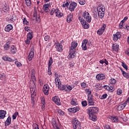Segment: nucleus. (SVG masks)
Here are the masks:
<instances>
[{
	"label": "nucleus",
	"mask_w": 129,
	"mask_h": 129,
	"mask_svg": "<svg viewBox=\"0 0 129 129\" xmlns=\"http://www.w3.org/2000/svg\"><path fill=\"white\" fill-rule=\"evenodd\" d=\"M76 7H77V3L72 2L70 5L69 10L70 12H74V10L76 9Z\"/></svg>",
	"instance_id": "obj_6"
},
{
	"label": "nucleus",
	"mask_w": 129,
	"mask_h": 129,
	"mask_svg": "<svg viewBox=\"0 0 129 129\" xmlns=\"http://www.w3.org/2000/svg\"><path fill=\"white\" fill-rule=\"evenodd\" d=\"M15 64L18 67H20L21 65H22V63L18 61H16Z\"/></svg>",
	"instance_id": "obj_63"
},
{
	"label": "nucleus",
	"mask_w": 129,
	"mask_h": 129,
	"mask_svg": "<svg viewBox=\"0 0 129 129\" xmlns=\"http://www.w3.org/2000/svg\"><path fill=\"white\" fill-rule=\"evenodd\" d=\"M55 48L58 52H62L63 51V46L60 43L57 42Z\"/></svg>",
	"instance_id": "obj_10"
},
{
	"label": "nucleus",
	"mask_w": 129,
	"mask_h": 129,
	"mask_svg": "<svg viewBox=\"0 0 129 129\" xmlns=\"http://www.w3.org/2000/svg\"><path fill=\"white\" fill-rule=\"evenodd\" d=\"M111 119L113 122H117L118 121V118L117 117L111 116Z\"/></svg>",
	"instance_id": "obj_37"
},
{
	"label": "nucleus",
	"mask_w": 129,
	"mask_h": 129,
	"mask_svg": "<svg viewBox=\"0 0 129 129\" xmlns=\"http://www.w3.org/2000/svg\"><path fill=\"white\" fill-rule=\"evenodd\" d=\"M11 122H12V117H11V116H9L5 122V126H8V125H10Z\"/></svg>",
	"instance_id": "obj_22"
},
{
	"label": "nucleus",
	"mask_w": 129,
	"mask_h": 129,
	"mask_svg": "<svg viewBox=\"0 0 129 129\" xmlns=\"http://www.w3.org/2000/svg\"><path fill=\"white\" fill-rule=\"evenodd\" d=\"M12 30H13V25L11 24L8 25L5 28L6 32H10Z\"/></svg>",
	"instance_id": "obj_23"
},
{
	"label": "nucleus",
	"mask_w": 129,
	"mask_h": 129,
	"mask_svg": "<svg viewBox=\"0 0 129 129\" xmlns=\"http://www.w3.org/2000/svg\"><path fill=\"white\" fill-rule=\"evenodd\" d=\"M18 115H19V112H16L12 116L13 119H16Z\"/></svg>",
	"instance_id": "obj_46"
},
{
	"label": "nucleus",
	"mask_w": 129,
	"mask_h": 129,
	"mask_svg": "<svg viewBox=\"0 0 129 129\" xmlns=\"http://www.w3.org/2000/svg\"><path fill=\"white\" fill-rule=\"evenodd\" d=\"M33 32H29L27 34V39H29V40H32L33 39Z\"/></svg>",
	"instance_id": "obj_35"
},
{
	"label": "nucleus",
	"mask_w": 129,
	"mask_h": 129,
	"mask_svg": "<svg viewBox=\"0 0 129 129\" xmlns=\"http://www.w3.org/2000/svg\"><path fill=\"white\" fill-rule=\"evenodd\" d=\"M35 73H36V71L35 70L33 69L31 70V77L33 78V79H36V77H35Z\"/></svg>",
	"instance_id": "obj_38"
},
{
	"label": "nucleus",
	"mask_w": 129,
	"mask_h": 129,
	"mask_svg": "<svg viewBox=\"0 0 129 129\" xmlns=\"http://www.w3.org/2000/svg\"><path fill=\"white\" fill-rule=\"evenodd\" d=\"M87 43H88L87 39H84L82 41V48L84 51H86V50H87V47L86 46V44H87Z\"/></svg>",
	"instance_id": "obj_14"
},
{
	"label": "nucleus",
	"mask_w": 129,
	"mask_h": 129,
	"mask_svg": "<svg viewBox=\"0 0 129 129\" xmlns=\"http://www.w3.org/2000/svg\"><path fill=\"white\" fill-rule=\"evenodd\" d=\"M16 20V16L15 15H13L12 16L11 18L9 19L10 22L11 23H14Z\"/></svg>",
	"instance_id": "obj_42"
},
{
	"label": "nucleus",
	"mask_w": 129,
	"mask_h": 129,
	"mask_svg": "<svg viewBox=\"0 0 129 129\" xmlns=\"http://www.w3.org/2000/svg\"><path fill=\"white\" fill-rule=\"evenodd\" d=\"M9 10L10 8L9 6L7 5H5L4 7L3 8V11H4V13H8Z\"/></svg>",
	"instance_id": "obj_36"
},
{
	"label": "nucleus",
	"mask_w": 129,
	"mask_h": 129,
	"mask_svg": "<svg viewBox=\"0 0 129 129\" xmlns=\"http://www.w3.org/2000/svg\"><path fill=\"white\" fill-rule=\"evenodd\" d=\"M6 114H7V112L5 111L4 110H0V119H2L6 117Z\"/></svg>",
	"instance_id": "obj_19"
},
{
	"label": "nucleus",
	"mask_w": 129,
	"mask_h": 129,
	"mask_svg": "<svg viewBox=\"0 0 129 129\" xmlns=\"http://www.w3.org/2000/svg\"><path fill=\"white\" fill-rule=\"evenodd\" d=\"M2 58L3 60H4V61H8V62H12V58L7 55L3 56Z\"/></svg>",
	"instance_id": "obj_28"
},
{
	"label": "nucleus",
	"mask_w": 129,
	"mask_h": 129,
	"mask_svg": "<svg viewBox=\"0 0 129 129\" xmlns=\"http://www.w3.org/2000/svg\"><path fill=\"white\" fill-rule=\"evenodd\" d=\"M59 89H60V90H64V91H66V85H59V86H58Z\"/></svg>",
	"instance_id": "obj_34"
},
{
	"label": "nucleus",
	"mask_w": 129,
	"mask_h": 129,
	"mask_svg": "<svg viewBox=\"0 0 129 129\" xmlns=\"http://www.w3.org/2000/svg\"><path fill=\"white\" fill-rule=\"evenodd\" d=\"M97 12L99 18H100V19H103L104 17L105 8L102 6V5L100 4L98 6Z\"/></svg>",
	"instance_id": "obj_2"
},
{
	"label": "nucleus",
	"mask_w": 129,
	"mask_h": 129,
	"mask_svg": "<svg viewBox=\"0 0 129 129\" xmlns=\"http://www.w3.org/2000/svg\"><path fill=\"white\" fill-rule=\"evenodd\" d=\"M109 82L110 84H115V83H116V80L114 78H111L109 80Z\"/></svg>",
	"instance_id": "obj_40"
},
{
	"label": "nucleus",
	"mask_w": 129,
	"mask_h": 129,
	"mask_svg": "<svg viewBox=\"0 0 129 129\" xmlns=\"http://www.w3.org/2000/svg\"><path fill=\"white\" fill-rule=\"evenodd\" d=\"M11 52L13 53V54H16L17 52V48H16V46L12 45L11 47Z\"/></svg>",
	"instance_id": "obj_27"
},
{
	"label": "nucleus",
	"mask_w": 129,
	"mask_h": 129,
	"mask_svg": "<svg viewBox=\"0 0 129 129\" xmlns=\"http://www.w3.org/2000/svg\"><path fill=\"white\" fill-rule=\"evenodd\" d=\"M52 101L53 102L56 104L57 105H60L61 104L60 102V98H59V97L57 96L52 97Z\"/></svg>",
	"instance_id": "obj_11"
},
{
	"label": "nucleus",
	"mask_w": 129,
	"mask_h": 129,
	"mask_svg": "<svg viewBox=\"0 0 129 129\" xmlns=\"http://www.w3.org/2000/svg\"><path fill=\"white\" fill-rule=\"evenodd\" d=\"M78 2L80 5L82 6L85 5V0H78Z\"/></svg>",
	"instance_id": "obj_49"
},
{
	"label": "nucleus",
	"mask_w": 129,
	"mask_h": 129,
	"mask_svg": "<svg viewBox=\"0 0 129 129\" xmlns=\"http://www.w3.org/2000/svg\"><path fill=\"white\" fill-rule=\"evenodd\" d=\"M25 42L26 44H27V45H30V44L31 43V40L27 38V39L25 41Z\"/></svg>",
	"instance_id": "obj_58"
},
{
	"label": "nucleus",
	"mask_w": 129,
	"mask_h": 129,
	"mask_svg": "<svg viewBox=\"0 0 129 129\" xmlns=\"http://www.w3.org/2000/svg\"><path fill=\"white\" fill-rule=\"evenodd\" d=\"M93 17L95 18V19H97V13H96V11H93Z\"/></svg>",
	"instance_id": "obj_53"
},
{
	"label": "nucleus",
	"mask_w": 129,
	"mask_h": 129,
	"mask_svg": "<svg viewBox=\"0 0 129 129\" xmlns=\"http://www.w3.org/2000/svg\"><path fill=\"white\" fill-rule=\"evenodd\" d=\"M41 104L42 108H45V105L46 104V102H45V99H42L41 100Z\"/></svg>",
	"instance_id": "obj_47"
},
{
	"label": "nucleus",
	"mask_w": 129,
	"mask_h": 129,
	"mask_svg": "<svg viewBox=\"0 0 129 129\" xmlns=\"http://www.w3.org/2000/svg\"><path fill=\"white\" fill-rule=\"evenodd\" d=\"M108 86H109V90H111L112 91H113L114 90L113 89V85L111 84V85H109Z\"/></svg>",
	"instance_id": "obj_60"
},
{
	"label": "nucleus",
	"mask_w": 129,
	"mask_h": 129,
	"mask_svg": "<svg viewBox=\"0 0 129 129\" xmlns=\"http://www.w3.org/2000/svg\"><path fill=\"white\" fill-rule=\"evenodd\" d=\"M121 93H122V90H121L120 89H118L117 90V95H120V94H121Z\"/></svg>",
	"instance_id": "obj_59"
},
{
	"label": "nucleus",
	"mask_w": 129,
	"mask_h": 129,
	"mask_svg": "<svg viewBox=\"0 0 129 129\" xmlns=\"http://www.w3.org/2000/svg\"><path fill=\"white\" fill-rule=\"evenodd\" d=\"M71 104L72 105H77V100L76 98H73L71 100Z\"/></svg>",
	"instance_id": "obj_31"
},
{
	"label": "nucleus",
	"mask_w": 129,
	"mask_h": 129,
	"mask_svg": "<svg viewBox=\"0 0 129 129\" xmlns=\"http://www.w3.org/2000/svg\"><path fill=\"white\" fill-rule=\"evenodd\" d=\"M30 91L31 93H33V94H35V88L30 87Z\"/></svg>",
	"instance_id": "obj_57"
},
{
	"label": "nucleus",
	"mask_w": 129,
	"mask_h": 129,
	"mask_svg": "<svg viewBox=\"0 0 129 129\" xmlns=\"http://www.w3.org/2000/svg\"><path fill=\"white\" fill-rule=\"evenodd\" d=\"M87 86H88V85H87V84H86V83H82L81 87L83 88H86V87H87Z\"/></svg>",
	"instance_id": "obj_51"
},
{
	"label": "nucleus",
	"mask_w": 129,
	"mask_h": 129,
	"mask_svg": "<svg viewBox=\"0 0 129 129\" xmlns=\"http://www.w3.org/2000/svg\"><path fill=\"white\" fill-rule=\"evenodd\" d=\"M87 101L89 105H95V100L93 98L92 95H88Z\"/></svg>",
	"instance_id": "obj_5"
},
{
	"label": "nucleus",
	"mask_w": 129,
	"mask_h": 129,
	"mask_svg": "<svg viewBox=\"0 0 129 129\" xmlns=\"http://www.w3.org/2000/svg\"><path fill=\"white\" fill-rule=\"evenodd\" d=\"M125 106H126V105L125 104V103L124 102L123 104L117 106L116 107V109L117 110L120 111V110H122V109H123V108H124Z\"/></svg>",
	"instance_id": "obj_17"
},
{
	"label": "nucleus",
	"mask_w": 129,
	"mask_h": 129,
	"mask_svg": "<svg viewBox=\"0 0 129 129\" xmlns=\"http://www.w3.org/2000/svg\"><path fill=\"white\" fill-rule=\"evenodd\" d=\"M33 17H34V19H35L36 20V21H38V20H39V19H40V17H39V16L38 17L37 16V11H36L34 12Z\"/></svg>",
	"instance_id": "obj_39"
},
{
	"label": "nucleus",
	"mask_w": 129,
	"mask_h": 129,
	"mask_svg": "<svg viewBox=\"0 0 129 129\" xmlns=\"http://www.w3.org/2000/svg\"><path fill=\"white\" fill-rule=\"evenodd\" d=\"M57 112L58 114H59V116H63V115L65 114V113L61 109H57Z\"/></svg>",
	"instance_id": "obj_33"
},
{
	"label": "nucleus",
	"mask_w": 129,
	"mask_h": 129,
	"mask_svg": "<svg viewBox=\"0 0 129 129\" xmlns=\"http://www.w3.org/2000/svg\"><path fill=\"white\" fill-rule=\"evenodd\" d=\"M23 24L24 25H29V22L27 21V19L26 18H24L23 19Z\"/></svg>",
	"instance_id": "obj_55"
},
{
	"label": "nucleus",
	"mask_w": 129,
	"mask_h": 129,
	"mask_svg": "<svg viewBox=\"0 0 129 129\" xmlns=\"http://www.w3.org/2000/svg\"><path fill=\"white\" fill-rule=\"evenodd\" d=\"M111 128L109 126V125L108 124H105L104 126V129H109Z\"/></svg>",
	"instance_id": "obj_64"
},
{
	"label": "nucleus",
	"mask_w": 129,
	"mask_h": 129,
	"mask_svg": "<svg viewBox=\"0 0 129 129\" xmlns=\"http://www.w3.org/2000/svg\"><path fill=\"white\" fill-rule=\"evenodd\" d=\"M55 11H56V9H54V8H52L51 9V11L50 12V15L51 16H53L54 15V13H55Z\"/></svg>",
	"instance_id": "obj_54"
},
{
	"label": "nucleus",
	"mask_w": 129,
	"mask_h": 129,
	"mask_svg": "<svg viewBox=\"0 0 129 129\" xmlns=\"http://www.w3.org/2000/svg\"><path fill=\"white\" fill-rule=\"evenodd\" d=\"M53 63V58L52 57L49 58V60L48 62V67H51V66Z\"/></svg>",
	"instance_id": "obj_45"
},
{
	"label": "nucleus",
	"mask_w": 129,
	"mask_h": 129,
	"mask_svg": "<svg viewBox=\"0 0 129 129\" xmlns=\"http://www.w3.org/2000/svg\"><path fill=\"white\" fill-rule=\"evenodd\" d=\"M120 37H121L120 33L116 32V34H113V41L116 42V41H117V40H118L120 38Z\"/></svg>",
	"instance_id": "obj_13"
},
{
	"label": "nucleus",
	"mask_w": 129,
	"mask_h": 129,
	"mask_svg": "<svg viewBox=\"0 0 129 129\" xmlns=\"http://www.w3.org/2000/svg\"><path fill=\"white\" fill-rule=\"evenodd\" d=\"M107 96V94H104L102 95V96L100 97V99H105V98H106Z\"/></svg>",
	"instance_id": "obj_52"
},
{
	"label": "nucleus",
	"mask_w": 129,
	"mask_h": 129,
	"mask_svg": "<svg viewBox=\"0 0 129 129\" xmlns=\"http://www.w3.org/2000/svg\"><path fill=\"white\" fill-rule=\"evenodd\" d=\"M50 89V87L48 85H44L43 88V93L45 95H48L49 94V90Z\"/></svg>",
	"instance_id": "obj_12"
},
{
	"label": "nucleus",
	"mask_w": 129,
	"mask_h": 129,
	"mask_svg": "<svg viewBox=\"0 0 129 129\" xmlns=\"http://www.w3.org/2000/svg\"><path fill=\"white\" fill-rule=\"evenodd\" d=\"M34 56H35V51L34 50V48L32 47L30 50V52L28 55L29 61H31V60H33V58H34Z\"/></svg>",
	"instance_id": "obj_7"
},
{
	"label": "nucleus",
	"mask_w": 129,
	"mask_h": 129,
	"mask_svg": "<svg viewBox=\"0 0 129 129\" xmlns=\"http://www.w3.org/2000/svg\"><path fill=\"white\" fill-rule=\"evenodd\" d=\"M50 7V5L49 4H45L43 5V10L45 13H49L50 12V9L49 7Z\"/></svg>",
	"instance_id": "obj_16"
},
{
	"label": "nucleus",
	"mask_w": 129,
	"mask_h": 129,
	"mask_svg": "<svg viewBox=\"0 0 129 129\" xmlns=\"http://www.w3.org/2000/svg\"><path fill=\"white\" fill-rule=\"evenodd\" d=\"M105 28H106V25L105 24H104L101 28L98 29L97 31V34L98 35H102L103 34V32L105 31Z\"/></svg>",
	"instance_id": "obj_9"
},
{
	"label": "nucleus",
	"mask_w": 129,
	"mask_h": 129,
	"mask_svg": "<svg viewBox=\"0 0 129 129\" xmlns=\"http://www.w3.org/2000/svg\"><path fill=\"white\" fill-rule=\"evenodd\" d=\"M78 46V43L76 42H72L71 49H70L69 56L71 59H74L76 56V47Z\"/></svg>",
	"instance_id": "obj_1"
},
{
	"label": "nucleus",
	"mask_w": 129,
	"mask_h": 129,
	"mask_svg": "<svg viewBox=\"0 0 129 129\" xmlns=\"http://www.w3.org/2000/svg\"><path fill=\"white\" fill-rule=\"evenodd\" d=\"M80 108L78 106H76L73 108H69L68 110L70 112H72V113H75V112H77V111H79Z\"/></svg>",
	"instance_id": "obj_8"
},
{
	"label": "nucleus",
	"mask_w": 129,
	"mask_h": 129,
	"mask_svg": "<svg viewBox=\"0 0 129 129\" xmlns=\"http://www.w3.org/2000/svg\"><path fill=\"white\" fill-rule=\"evenodd\" d=\"M73 19V14L70 13L69 14L67 18V23H70V22H72V20Z\"/></svg>",
	"instance_id": "obj_20"
},
{
	"label": "nucleus",
	"mask_w": 129,
	"mask_h": 129,
	"mask_svg": "<svg viewBox=\"0 0 129 129\" xmlns=\"http://www.w3.org/2000/svg\"><path fill=\"white\" fill-rule=\"evenodd\" d=\"M34 129H39V125L36 123L33 124Z\"/></svg>",
	"instance_id": "obj_62"
},
{
	"label": "nucleus",
	"mask_w": 129,
	"mask_h": 129,
	"mask_svg": "<svg viewBox=\"0 0 129 129\" xmlns=\"http://www.w3.org/2000/svg\"><path fill=\"white\" fill-rule=\"evenodd\" d=\"M112 47L113 51H115V52H117V51H118V48H119V45L113 44Z\"/></svg>",
	"instance_id": "obj_26"
},
{
	"label": "nucleus",
	"mask_w": 129,
	"mask_h": 129,
	"mask_svg": "<svg viewBox=\"0 0 129 129\" xmlns=\"http://www.w3.org/2000/svg\"><path fill=\"white\" fill-rule=\"evenodd\" d=\"M9 44L10 42H8L5 44L4 46L5 50H9V49H10V45H9Z\"/></svg>",
	"instance_id": "obj_48"
},
{
	"label": "nucleus",
	"mask_w": 129,
	"mask_h": 129,
	"mask_svg": "<svg viewBox=\"0 0 129 129\" xmlns=\"http://www.w3.org/2000/svg\"><path fill=\"white\" fill-rule=\"evenodd\" d=\"M82 25L84 29H88L89 28V24L85 21H83V23H82Z\"/></svg>",
	"instance_id": "obj_25"
},
{
	"label": "nucleus",
	"mask_w": 129,
	"mask_h": 129,
	"mask_svg": "<svg viewBox=\"0 0 129 129\" xmlns=\"http://www.w3.org/2000/svg\"><path fill=\"white\" fill-rule=\"evenodd\" d=\"M121 66H122L123 68H124V69H125V70H127L128 69L127 65H126V64H125L124 62H121Z\"/></svg>",
	"instance_id": "obj_41"
},
{
	"label": "nucleus",
	"mask_w": 129,
	"mask_h": 129,
	"mask_svg": "<svg viewBox=\"0 0 129 129\" xmlns=\"http://www.w3.org/2000/svg\"><path fill=\"white\" fill-rule=\"evenodd\" d=\"M55 14L56 17H57L58 18H61L63 16V13H61L60 12V10H59L58 9H55Z\"/></svg>",
	"instance_id": "obj_18"
},
{
	"label": "nucleus",
	"mask_w": 129,
	"mask_h": 129,
	"mask_svg": "<svg viewBox=\"0 0 129 129\" xmlns=\"http://www.w3.org/2000/svg\"><path fill=\"white\" fill-rule=\"evenodd\" d=\"M86 20L88 23H90L91 22V16H88V17H86Z\"/></svg>",
	"instance_id": "obj_50"
},
{
	"label": "nucleus",
	"mask_w": 129,
	"mask_h": 129,
	"mask_svg": "<svg viewBox=\"0 0 129 129\" xmlns=\"http://www.w3.org/2000/svg\"><path fill=\"white\" fill-rule=\"evenodd\" d=\"M48 75H52V72H51V67H48Z\"/></svg>",
	"instance_id": "obj_56"
},
{
	"label": "nucleus",
	"mask_w": 129,
	"mask_h": 129,
	"mask_svg": "<svg viewBox=\"0 0 129 129\" xmlns=\"http://www.w3.org/2000/svg\"><path fill=\"white\" fill-rule=\"evenodd\" d=\"M82 104L83 106H87V102L86 101H83L82 102Z\"/></svg>",
	"instance_id": "obj_61"
},
{
	"label": "nucleus",
	"mask_w": 129,
	"mask_h": 129,
	"mask_svg": "<svg viewBox=\"0 0 129 129\" xmlns=\"http://www.w3.org/2000/svg\"><path fill=\"white\" fill-rule=\"evenodd\" d=\"M96 79L97 80H103V79H105V75L103 74H99L96 77Z\"/></svg>",
	"instance_id": "obj_15"
},
{
	"label": "nucleus",
	"mask_w": 129,
	"mask_h": 129,
	"mask_svg": "<svg viewBox=\"0 0 129 129\" xmlns=\"http://www.w3.org/2000/svg\"><path fill=\"white\" fill-rule=\"evenodd\" d=\"M51 124L54 128H57L58 126H57V123L56 122V119L54 118H52L51 120Z\"/></svg>",
	"instance_id": "obj_24"
},
{
	"label": "nucleus",
	"mask_w": 129,
	"mask_h": 129,
	"mask_svg": "<svg viewBox=\"0 0 129 129\" xmlns=\"http://www.w3.org/2000/svg\"><path fill=\"white\" fill-rule=\"evenodd\" d=\"M88 16H90V15L89 13H88V12H85L83 14V17L85 19H86L87 17H88Z\"/></svg>",
	"instance_id": "obj_43"
},
{
	"label": "nucleus",
	"mask_w": 129,
	"mask_h": 129,
	"mask_svg": "<svg viewBox=\"0 0 129 129\" xmlns=\"http://www.w3.org/2000/svg\"><path fill=\"white\" fill-rule=\"evenodd\" d=\"M25 3L27 7H31V5H32V2L31 1V0L26 1Z\"/></svg>",
	"instance_id": "obj_44"
},
{
	"label": "nucleus",
	"mask_w": 129,
	"mask_h": 129,
	"mask_svg": "<svg viewBox=\"0 0 129 129\" xmlns=\"http://www.w3.org/2000/svg\"><path fill=\"white\" fill-rule=\"evenodd\" d=\"M72 124L74 129H81V123L77 118L73 119Z\"/></svg>",
	"instance_id": "obj_3"
},
{
	"label": "nucleus",
	"mask_w": 129,
	"mask_h": 129,
	"mask_svg": "<svg viewBox=\"0 0 129 129\" xmlns=\"http://www.w3.org/2000/svg\"><path fill=\"white\" fill-rule=\"evenodd\" d=\"M89 119L93 121H96L97 120V117L96 114L89 115Z\"/></svg>",
	"instance_id": "obj_21"
},
{
	"label": "nucleus",
	"mask_w": 129,
	"mask_h": 129,
	"mask_svg": "<svg viewBox=\"0 0 129 129\" xmlns=\"http://www.w3.org/2000/svg\"><path fill=\"white\" fill-rule=\"evenodd\" d=\"M122 75L123 77L126 78V79H129V74L128 73L125 72V71H122Z\"/></svg>",
	"instance_id": "obj_32"
},
{
	"label": "nucleus",
	"mask_w": 129,
	"mask_h": 129,
	"mask_svg": "<svg viewBox=\"0 0 129 129\" xmlns=\"http://www.w3.org/2000/svg\"><path fill=\"white\" fill-rule=\"evenodd\" d=\"M55 82L56 85H58V86L61 85V81H60V79L58 78V76L55 79Z\"/></svg>",
	"instance_id": "obj_30"
},
{
	"label": "nucleus",
	"mask_w": 129,
	"mask_h": 129,
	"mask_svg": "<svg viewBox=\"0 0 129 129\" xmlns=\"http://www.w3.org/2000/svg\"><path fill=\"white\" fill-rule=\"evenodd\" d=\"M73 89V86H69L68 85H66V91L68 92V91H70V90H72Z\"/></svg>",
	"instance_id": "obj_29"
},
{
	"label": "nucleus",
	"mask_w": 129,
	"mask_h": 129,
	"mask_svg": "<svg viewBox=\"0 0 129 129\" xmlns=\"http://www.w3.org/2000/svg\"><path fill=\"white\" fill-rule=\"evenodd\" d=\"M87 112L89 115H93L98 113V108L97 107H90L87 110Z\"/></svg>",
	"instance_id": "obj_4"
}]
</instances>
